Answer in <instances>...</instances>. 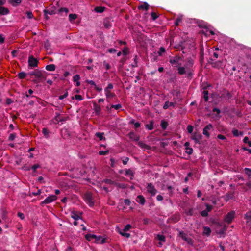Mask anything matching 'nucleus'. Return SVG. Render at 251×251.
<instances>
[{
	"label": "nucleus",
	"mask_w": 251,
	"mask_h": 251,
	"mask_svg": "<svg viewBox=\"0 0 251 251\" xmlns=\"http://www.w3.org/2000/svg\"><path fill=\"white\" fill-rule=\"evenodd\" d=\"M44 15L45 16H46L47 14H49V15H52L54 13V11L53 10H47V9H45L44 10Z\"/></svg>",
	"instance_id": "nucleus-48"
},
{
	"label": "nucleus",
	"mask_w": 251,
	"mask_h": 251,
	"mask_svg": "<svg viewBox=\"0 0 251 251\" xmlns=\"http://www.w3.org/2000/svg\"><path fill=\"white\" fill-rule=\"evenodd\" d=\"M38 60L34 58L33 55H30L28 57V67L32 68L38 66Z\"/></svg>",
	"instance_id": "nucleus-4"
},
{
	"label": "nucleus",
	"mask_w": 251,
	"mask_h": 251,
	"mask_svg": "<svg viewBox=\"0 0 251 251\" xmlns=\"http://www.w3.org/2000/svg\"><path fill=\"white\" fill-rule=\"evenodd\" d=\"M157 238L158 240L161 242L165 241V237L163 235L158 234L157 235Z\"/></svg>",
	"instance_id": "nucleus-44"
},
{
	"label": "nucleus",
	"mask_w": 251,
	"mask_h": 251,
	"mask_svg": "<svg viewBox=\"0 0 251 251\" xmlns=\"http://www.w3.org/2000/svg\"><path fill=\"white\" fill-rule=\"evenodd\" d=\"M40 167V166L39 164H34V165H33L32 166L31 169L32 170L33 172L35 173L36 171V169Z\"/></svg>",
	"instance_id": "nucleus-52"
},
{
	"label": "nucleus",
	"mask_w": 251,
	"mask_h": 251,
	"mask_svg": "<svg viewBox=\"0 0 251 251\" xmlns=\"http://www.w3.org/2000/svg\"><path fill=\"white\" fill-rule=\"evenodd\" d=\"M77 18V15L75 14H70L69 15V19L71 22L74 21Z\"/></svg>",
	"instance_id": "nucleus-36"
},
{
	"label": "nucleus",
	"mask_w": 251,
	"mask_h": 251,
	"mask_svg": "<svg viewBox=\"0 0 251 251\" xmlns=\"http://www.w3.org/2000/svg\"><path fill=\"white\" fill-rule=\"evenodd\" d=\"M181 59V57L179 56H176L170 58L169 62L172 65L177 64L179 66L181 65V63H179V61Z\"/></svg>",
	"instance_id": "nucleus-7"
},
{
	"label": "nucleus",
	"mask_w": 251,
	"mask_h": 251,
	"mask_svg": "<svg viewBox=\"0 0 251 251\" xmlns=\"http://www.w3.org/2000/svg\"><path fill=\"white\" fill-rule=\"evenodd\" d=\"M235 212L231 211L228 212L224 217V222L228 224H230L235 218Z\"/></svg>",
	"instance_id": "nucleus-3"
},
{
	"label": "nucleus",
	"mask_w": 251,
	"mask_h": 251,
	"mask_svg": "<svg viewBox=\"0 0 251 251\" xmlns=\"http://www.w3.org/2000/svg\"><path fill=\"white\" fill-rule=\"evenodd\" d=\"M225 66L224 64L223 63V60H219L217 61H215L214 63H213V67L216 69H221L223 68Z\"/></svg>",
	"instance_id": "nucleus-11"
},
{
	"label": "nucleus",
	"mask_w": 251,
	"mask_h": 251,
	"mask_svg": "<svg viewBox=\"0 0 251 251\" xmlns=\"http://www.w3.org/2000/svg\"><path fill=\"white\" fill-rule=\"evenodd\" d=\"M94 109L97 115H99L101 111L100 106L96 102H93Z\"/></svg>",
	"instance_id": "nucleus-18"
},
{
	"label": "nucleus",
	"mask_w": 251,
	"mask_h": 251,
	"mask_svg": "<svg viewBox=\"0 0 251 251\" xmlns=\"http://www.w3.org/2000/svg\"><path fill=\"white\" fill-rule=\"evenodd\" d=\"M202 136L199 133L195 132L191 137L192 140H194L195 143H200V141L202 139Z\"/></svg>",
	"instance_id": "nucleus-9"
},
{
	"label": "nucleus",
	"mask_w": 251,
	"mask_h": 251,
	"mask_svg": "<svg viewBox=\"0 0 251 251\" xmlns=\"http://www.w3.org/2000/svg\"><path fill=\"white\" fill-rule=\"evenodd\" d=\"M181 21H182V17L181 16L177 17L176 19L175 22V25L178 26L179 25L180 22H181Z\"/></svg>",
	"instance_id": "nucleus-42"
},
{
	"label": "nucleus",
	"mask_w": 251,
	"mask_h": 251,
	"mask_svg": "<svg viewBox=\"0 0 251 251\" xmlns=\"http://www.w3.org/2000/svg\"><path fill=\"white\" fill-rule=\"evenodd\" d=\"M147 189L148 192L151 194L152 196H155L157 192V190L151 183H148Z\"/></svg>",
	"instance_id": "nucleus-6"
},
{
	"label": "nucleus",
	"mask_w": 251,
	"mask_h": 251,
	"mask_svg": "<svg viewBox=\"0 0 251 251\" xmlns=\"http://www.w3.org/2000/svg\"><path fill=\"white\" fill-rule=\"evenodd\" d=\"M105 8L101 6H97L95 8V11L98 13H102L104 11Z\"/></svg>",
	"instance_id": "nucleus-35"
},
{
	"label": "nucleus",
	"mask_w": 251,
	"mask_h": 251,
	"mask_svg": "<svg viewBox=\"0 0 251 251\" xmlns=\"http://www.w3.org/2000/svg\"><path fill=\"white\" fill-rule=\"evenodd\" d=\"M26 74L24 72H20L18 74V76L19 77V79H24L25 76H26Z\"/></svg>",
	"instance_id": "nucleus-37"
},
{
	"label": "nucleus",
	"mask_w": 251,
	"mask_h": 251,
	"mask_svg": "<svg viewBox=\"0 0 251 251\" xmlns=\"http://www.w3.org/2000/svg\"><path fill=\"white\" fill-rule=\"evenodd\" d=\"M9 3L14 7H16L19 5L22 1L21 0H9Z\"/></svg>",
	"instance_id": "nucleus-23"
},
{
	"label": "nucleus",
	"mask_w": 251,
	"mask_h": 251,
	"mask_svg": "<svg viewBox=\"0 0 251 251\" xmlns=\"http://www.w3.org/2000/svg\"><path fill=\"white\" fill-rule=\"evenodd\" d=\"M16 134L15 133H12L11 134L8 138L9 141H13L15 137H16Z\"/></svg>",
	"instance_id": "nucleus-56"
},
{
	"label": "nucleus",
	"mask_w": 251,
	"mask_h": 251,
	"mask_svg": "<svg viewBox=\"0 0 251 251\" xmlns=\"http://www.w3.org/2000/svg\"><path fill=\"white\" fill-rule=\"evenodd\" d=\"M25 13L28 19H32L33 18V15L31 11H26Z\"/></svg>",
	"instance_id": "nucleus-57"
},
{
	"label": "nucleus",
	"mask_w": 251,
	"mask_h": 251,
	"mask_svg": "<svg viewBox=\"0 0 251 251\" xmlns=\"http://www.w3.org/2000/svg\"><path fill=\"white\" fill-rule=\"evenodd\" d=\"M168 126V123L165 120H162L161 122V126L163 130H165Z\"/></svg>",
	"instance_id": "nucleus-32"
},
{
	"label": "nucleus",
	"mask_w": 251,
	"mask_h": 251,
	"mask_svg": "<svg viewBox=\"0 0 251 251\" xmlns=\"http://www.w3.org/2000/svg\"><path fill=\"white\" fill-rule=\"evenodd\" d=\"M186 150V152L188 155H191L193 153V150L192 148H187L185 149Z\"/></svg>",
	"instance_id": "nucleus-51"
},
{
	"label": "nucleus",
	"mask_w": 251,
	"mask_h": 251,
	"mask_svg": "<svg viewBox=\"0 0 251 251\" xmlns=\"http://www.w3.org/2000/svg\"><path fill=\"white\" fill-rule=\"evenodd\" d=\"M105 92L107 99L112 98L115 96V94L114 93L111 92L110 91H105Z\"/></svg>",
	"instance_id": "nucleus-29"
},
{
	"label": "nucleus",
	"mask_w": 251,
	"mask_h": 251,
	"mask_svg": "<svg viewBox=\"0 0 251 251\" xmlns=\"http://www.w3.org/2000/svg\"><path fill=\"white\" fill-rule=\"evenodd\" d=\"M10 11L9 9L5 7H0V15H6L9 13Z\"/></svg>",
	"instance_id": "nucleus-16"
},
{
	"label": "nucleus",
	"mask_w": 251,
	"mask_h": 251,
	"mask_svg": "<svg viewBox=\"0 0 251 251\" xmlns=\"http://www.w3.org/2000/svg\"><path fill=\"white\" fill-rule=\"evenodd\" d=\"M138 9L147 10L149 8V5L147 2H144L142 4L138 6Z\"/></svg>",
	"instance_id": "nucleus-20"
},
{
	"label": "nucleus",
	"mask_w": 251,
	"mask_h": 251,
	"mask_svg": "<svg viewBox=\"0 0 251 251\" xmlns=\"http://www.w3.org/2000/svg\"><path fill=\"white\" fill-rule=\"evenodd\" d=\"M153 125H154L153 121H151L150 122L149 124L145 125V126H146V128H147L148 129H149L150 130H151L153 129V127H154Z\"/></svg>",
	"instance_id": "nucleus-28"
},
{
	"label": "nucleus",
	"mask_w": 251,
	"mask_h": 251,
	"mask_svg": "<svg viewBox=\"0 0 251 251\" xmlns=\"http://www.w3.org/2000/svg\"><path fill=\"white\" fill-rule=\"evenodd\" d=\"M179 236L182 238L183 240L184 241H186L188 242H189V241H191V239L188 238L187 236V235L184 233L183 231L179 232Z\"/></svg>",
	"instance_id": "nucleus-21"
},
{
	"label": "nucleus",
	"mask_w": 251,
	"mask_h": 251,
	"mask_svg": "<svg viewBox=\"0 0 251 251\" xmlns=\"http://www.w3.org/2000/svg\"><path fill=\"white\" fill-rule=\"evenodd\" d=\"M213 128V126L211 124H209L206 125L204 128L203 129V134L207 138H209L210 134L208 132V131L211 129Z\"/></svg>",
	"instance_id": "nucleus-8"
},
{
	"label": "nucleus",
	"mask_w": 251,
	"mask_h": 251,
	"mask_svg": "<svg viewBox=\"0 0 251 251\" xmlns=\"http://www.w3.org/2000/svg\"><path fill=\"white\" fill-rule=\"evenodd\" d=\"M104 133L101 132H96L95 134V136L99 138L100 140H105V138L103 136Z\"/></svg>",
	"instance_id": "nucleus-30"
},
{
	"label": "nucleus",
	"mask_w": 251,
	"mask_h": 251,
	"mask_svg": "<svg viewBox=\"0 0 251 251\" xmlns=\"http://www.w3.org/2000/svg\"><path fill=\"white\" fill-rule=\"evenodd\" d=\"M109 153V151H100L99 152V154L100 155H107Z\"/></svg>",
	"instance_id": "nucleus-54"
},
{
	"label": "nucleus",
	"mask_w": 251,
	"mask_h": 251,
	"mask_svg": "<svg viewBox=\"0 0 251 251\" xmlns=\"http://www.w3.org/2000/svg\"><path fill=\"white\" fill-rule=\"evenodd\" d=\"M151 16L153 20H156L158 17V16L155 12H152L151 13Z\"/></svg>",
	"instance_id": "nucleus-63"
},
{
	"label": "nucleus",
	"mask_w": 251,
	"mask_h": 251,
	"mask_svg": "<svg viewBox=\"0 0 251 251\" xmlns=\"http://www.w3.org/2000/svg\"><path fill=\"white\" fill-rule=\"evenodd\" d=\"M125 232L126 231H124V230L123 231H120L119 232V233L122 236L126 237L127 238L130 237V236H131L130 234L129 233H126Z\"/></svg>",
	"instance_id": "nucleus-40"
},
{
	"label": "nucleus",
	"mask_w": 251,
	"mask_h": 251,
	"mask_svg": "<svg viewBox=\"0 0 251 251\" xmlns=\"http://www.w3.org/2000/svg\"><path fill=\"white\" fill-rule=\"evenodd\" d=\"M49 131L47 128H43L42 129V133L46 137V138L49 137Z\"/></svg>",
	"instance_id": "nucleus-39"
},
{
	"label": "nucleus",
	"mask_w": 251,
	"mask_h": 251,
	"mask_svg": "<svg viewBox=\"0 0 251 251\" xmlns=\"http://www.w3.org/2000/svg\"><path fill=\"white\" fill-rule=\"evenodd\" d=\"M75 98L78 100H79V101H81V100H83V97H82L81 95H75Z\"/></svg>",
	"instance_id": "nucleus-62"
},
{
	"label": "nucleus",
	"mask_w": 251,
	"mask_h": 251,
	"mask_svg": "<svg viewBox=\"0 0 251 251\" xmlns=\"http://www.w3.org/2000/svg\"><path fill=\"white\" fill-rule=\"evenodd\" d=\"M178 73L179 74H180L181 75H184V74H185L186 71H185V68L184 67L179 66L178 68Z\"/></svg>",
	"instance_id": "nucleus-34"
},
{
	"label": "nucleus",
	"mask_w": 251,
	"mask_h": 251,
	"mask_svg": "<svg viewBox=\"0 0 251 251\" xmlns=\"http://www.w3.org/2000/svg\"><path fill=\"white\" fill-rule=\"evenodd\" d=\"M104 182L108 184L113 185L115 184L114 181H112L111 179H106L104 180Z\"/></svg>",
	"instance_id": "nucleus-55"
},
{
	"label": "nucleus",
	"mask_w": 251,
	"mask_h": 251,
	"mask_svg": "<svg viewBox=\"0 0 251 251\" xmlns=\"http://www.w3.org/2000/svg\"><path fill=\"white\" fill-rule=\"evenodd\" d=\"M185 213L189 216L194 215V209L193 208H190L188 211L185 212Z\"/></svg>",
	"instance_id": "nucleus-45"
},
{
	"label": "nucleus",
	"mask_w": 251,
	"mask_h": 251,
	"mask_svg": "<svg viewBox=\"0 0 251 251\" xmlns=\"http://www.w3.org/2000/svg\"><path fill=\"white\" fill-rule=\"evenodd\" d=\"M95 242L97 243L103 244L106 242V238H103L101 236H97L96 238H95Z\"/></svg>",
	"instance_id": "nucleus-17"
},
{
	"label": "nucleus",
	"mask_w": 251,
	"mask_h": 251,
	"mask_svg": "<svg viewBox=\"0 0 251 251\" xmlns=\"http://www.w3.org/2000/svg\"><path fill=\"white\" fill-rule=\"evenodd\" d=\"M175 106V103L174 102H169V101H166L164 103V105L163 106V108L164 109H167L170 106Z\"/></svg>",
	"instance_id": "nucleus-25"
},
{
	"label": "nucleus",
	"mask_w": 251,
	"mask_h": 251,
	"mask_svg": "<svg viewBox=\"0 0 251 251\" xmlns=\"http://www.w3.org/2000/svg\"><path fill=\"white\" fill-rule=\"evenodd\" d=\"M68 95V92L66 91V92L63 95H60L59 96V100H63V99L66 98Z\"/></svg>",
	"instance_id": "nucleus-59"
},
{
	"label": "nucleus",
	"mask_w": 251,
	"mask_h": 251,
	"mask_svg": "<svg viewBox=\"0 0 251 251\" xmlns=\"http://www.w3.org/2000/svg\"><path fill=\"white\" fill-rule=\"evenodd\" d=\"M125 175L126 176H130V179H133V177L134 176V173L130 169H126Z\"/></svg>",
	"instance_id": "nucleus-26"
},
{
	"label": "nucleus",
	"mask_w": 251,
	"mask_h": 251,
	"mask_svg": "<svg viewBox=\"0 0 251 251\" xmlns=\"http://www.w3.org/2000/svg\"><path fill=\"white\" fill-rule=\"evenodd\" d=\"M201 214L202 217H207L208 215L207 211H206L205 210L202 211L201 212Z\"/></svg>",
	"instance_id": "nucleus-64"
},
{
	"label": "nucleus",
	"mask_w": 251,
	"mask_h": 251,
	"mask_svg": "<svg viewBox=\"0 0 251 251\" xmlns=\"http://www.w3.org/2000/svg\"><path fill=\"white\" fill-rule=\"evenodd\" d=\"M131 228V226L130 224H127L124 227V231H127Z\"/></svg>",
	"instance_id": "nucleus-60"
},
{
	"label": "nucleus",
	"mask_w": 251,
	"mask_h": 251,
	"mask_svg": "<svg viewBox=\"0 0 251 251\" xmlns=\"http://www.w3.org/2000/svg\"><path fill=\"white\" fill-rule=\"evenodd\" d=\"M85 237L87 240L90 241L93 239H95L96 238V235L95 234H87L85 235Z\"/></svg>",
	"instance_id": "nucleus-27"
},
{
	"label": "nucleus",
	"mask_w": 251,
	"mask_h": 251,
	"mask_svg": "<svg viewBox=\"0 0 251 251\" xmlns=\"http://www.w3.org/2000/svg\"><path fill=\"white\" fill-rule=\"evenodd\" d=\"M111 108H113L116 110H119L121 108H122V105L121 104H118L116 105H111Z\"/></svg>",
	"instance_id": "nucleus-50"
},
{
	"label": "nucleus",
	"mask_w": 251,
	"mask_h": 251,
	"mask_svg": "<svg viewBox=\"0 0 251 251\" xmlns=\"http://www.w3.org/2000/svg\"><path fill=\"white\" fill-rule=\"evenodd\" d=\"M80 79V77L79 75H75L73 77V80L74 82L78 81Z\"/></svg>",
	"instance_id": "nucleus-61"
},
{
	"label": "nucleus",
	"mask_w": 251,
	"mask_h": 251,
	"mask_svg": "<svg viewBox=\"0 0 251 251\" xmlns=\"http://www.w3.org/2000/svg\"><path fill=\"white\" fill-rule=\"evenodd\" d=\"M113 88V85L112 83H109L107 86L104 88V91H110Z\"/></svg>",
	"instance_id": "nucleus-47"
},
{
	"label": "nucleus",
	"mask_w": 251,
	"mask_h": 251,
	"mask_svg": "<svg viewBox=\"0 0 251 251\" xmlns=\"http://www.w3.org/2000/svg\"><path fill=\"white\" fill-rule=\"evenodd\" d=\"M206 209L205 210L207 212L211 211V210L212 209V206L211 205H209V204L206 203L205 204Z\"/></svg>",
	"instance_id": "nucleus-58"
},
{
	"label": "nucleus",
	"mask_w": 251,
	"mask_h": 251,
	"mask_svg": "<svg viewBox=\"0 0 251 251\" xmlns=\"http://www.w3.org/2000/svg\"><path fill=\"white\" fill-rule=\"evenodd\" d=\"M128 137L129 138L133 141H138L140 139V136L136 135L134 132H130L128 134Z\"/></svg>",
	"instance_id": "nucleus-13"
},
{
	"label": "nucleus",
	"mask_w": 251,
	"mask_h": 251,
	"mask_svg": "<svg viewBox=\"0 0 251 251\" xmlns=\"http://www.w3.org/2000/svg\"><path fill=\"white\" fill-rule=\"evenodd\" d=\"M232 97V96L229 92L225 90L220 98L225 100H229L231 99Z\"/></svg>",
	"instance_id": "nucleus-10"
},
{
	"label": "nucleus",
	"mask_w": 251,
	"mask_h": 251,
	"mask_svg": "<svg viewBox=\"0 0 251 251\" xmlns=\"http://www.w3.org/2000/svg\"><path fill=\"white\" fill-rule=\"evenodd\" d=\"M244 218L248 220L247 222L251 220V210L248 211L244 215Z\"/></svg>",
	"instance_id": "nucleus-33"
},
{
	"label": "nucleus",
	"mask_w": 251,
	"mask_h": 251,
	"mask_svg": "<svg viewBox=\"0 0 251 251\" xmlns=\"http://www.w3.org/2000/svg\"><path fill=\"white\" fill-rule=\"evenodd\" d=\"M71 217L75 221L80 219V216L77 214V213L76 211L71 212Z\"/></svg>",
	"instance_id": "nucleus-22"
},
{
	"label": "nucleus",
	"mask_w": 251,
	"mask_h": 251,
	"mask_svg": "<svg viewBox=\"0 0 251 251\" xmlns=\"http://www.w3.org/2000/svg\"><path fill=\"white\" fill-rule=\"evenodd\" d=\"M45 73V72H43L39 69H35L29 72L27 75L30 76L31 78H33L32 81L33 83H38L46 79V77L44 74Z\"/></svg>",
	"instance_id": "nucleus-1"
},
{
	"label": "nucleus",
	"mask_w": 251,
	"mask_h": 251,
	"mask_svg": "<svg viewBox=\"0 0 251 251\" xmlns=\"http://www.w3.org/2000/svg\"><path fill=\"white\" fill-rule=\"evenodd\" d=\"M245 174L248 176L249 179H251V169L245 168L244 169Z\"/></svg>",
	"instance_id": "nucleus-31"
},
{
	"label": "nucleus",
	"mask_w": 251,
	"mask_h": 251,
	"mask_svg": "<svg viewBox=\"0 0 251 251\" xmlns=\"http://www.w3.org/2000/svg\"><path fill=\"white\" fill-rule=\"evenodd\" d=\"M104 26L106 28L109 29L111 27L112 25L109 21H105L104 22Z\"/></svg>",
	"instance_id": "nucleus-41"
},
{
	"label": "nucleus",
	"mask_w": 251,
	"mask_h": 251,
	"mask_svg": "<svg viewBox=\"0 0 251 251\" xmlns=\"http://www.w3.org/2000/svg\"><path fill=\"white\" fill-rule=\"evenodd\" d=\"M45 68L47 71H54L56 69V66L54 64H51L47 65Z\"/></svg>",
	"instance_id": "nucleus-24"
},
{
	"label": "nucleus",
	"mask_w": 251,
	"mask_h": 251,
	"mask_svg": "<svg viewBox=\"0 0 251 251\" xmlns=\"http://www.w3.org/2000/svg\"><path fill=\"white\" fill-rule=\"evenodd\" d=\"M136 201L140 204L143 205L146 202L145 198L141 195H138L136 198Z\"/></svg>",
	"instance_id": "nucleus-15"
},
{
	"label": "nucleus",
	"mask_w": 251,
	"mask_h": 251,
	"mask_svg": "<svg viewBox=\"0 0 251 251\" xmlns=\"http://www.w3.org/2000/svg\"><path fill=\"white\" fill-rule=\"evenodd\" d=\"M234 197V193L232 192H228L226 195H225L223 198L224 199L227 201L231 199H233Z\"/></svg>",
	"instance_id": "nucleus-12"
},
{
	"label": "nucleus",
	"mask_w": 251,
	"mask_h": 251,
	"mask_svg": "<svg viewBox=\"0 0 251 251\" xmlns=\"http://www.w3.org/2000/svg\"><path fill=\"white\" fill-rule=\"evenodd\" d=\"M194 127L191 125H188L187 127V131L189 133H192L193 132Z\"/></svg>",
	"instance_id": "nucleus-53"
},
{
	"label": "nucleus",
	"mask_w": 251,
	"mask_h": 251,
	"mask_svg": "<svg viewBox=\"0 0 251 251\" xmlns=\"http://www.w3.org/2000/svg\"><path fill=\"white\" fill-rule=\"evenodd\" d=\"M54 119L57 122V123H58L59 122L66 121L68 119V117H61L59 113H56V116Z\"/></svg>",
	"instance_id": "nucleus-14"
},
{
	"label": "nucleus",
	"mask_w": 251,
	"mask_h": 251,
	"mask_svg": "<svg viewBox=\"0 0 251 251\" xmlns=\"http://www.w3.org/2000/svg\"><path fill=\"white\" fill-rule=\"evenodd\" d=\"M165 49L163 47H161L158 51V54L159 56H162L163 53L165 52Z\"/></svg>",
	"instance_id": "nucleus-43"
},
{
	"label": "nucleus",
	"mask_w": 251,
	"mask_h": 251,
	"mask_svg": "<svg viewBox=\"0 0 251 251\" xmlns=\"http://www.w3.org/2000/svg\"><path fill=\"white\" fill-rule=\"evenodd\" d=\"M232 133L234 137H238L239 136V131L236 129H233Z\"/></svg>",
	"instance_id": "nucleus-49"
},
{
	"label": "nucleus",
	"mask_w": 251,
	"mask_h": 251,
	"mask_svg": "<svg viewBox=\"0 0 251 251\" xmlns=\"http://www.w3.org/2000/svg\"><path fill=\"white\" fill-rule=\"evenodd\" d=\"M211 232V230L210 228L204 227L203 233L207 236H209Z\"/></svg>",
	"instance_id": "nucleus-38"
},
{
	"label": "nucleus",
	"mask_w": 251,
	"mask_h": 251,
	"mask_svg": "<svg viewBox=\"0 0 251 251\" xmlns=\"http://www.w3.org/2000/svg\"><path fill=\"white\" fill-rule=\"evenodd\" d=\"M207 87H204L203 88V98H204V101L205 102H207L208 101V100H209V97H208V91L207 90H206Z\"/></svg>",
	"instance_id": "nucleus-19"
},
{
	"label": "nucleus",
	"mask_w": 251,
	"mask_h": 251,
	"mask_svg": "<svg viewBox=\"0 0 251 251\" xmlns=\"http://www.w3.org/2000/svg\"><path fill=\"white\" fill-rule=\"evenodd\" d=\"M57 197L55 195H51L46 198L43 201L40 203V205L43 206L45 204L50 203L55 201Z\"/></svg>",
	"instance_id": "nucleus-5"
},
{
	"label": "nucleus",
	"mask_w": 251,
	"mask_h": 251,
	"mask_svg": "<svg viewBox=\"0 0 251 251\" xmlns=\"http://www.w3.org/2000/svg\"><path fill=\"white\" fill-rule=\"evenodd\" d=\"M84 200L85 202L91 207H92L94 205V200L92 197V195L90 192H87L84 194Z\"/></svg>",
	"instance_id": "nucleus-2"
},
{
	"label": "nucleus",
	"mask_w": 251,
	"mask_h": 251,
	"mask_svg": "<svg viewBox=\"0 0 251 251\" xmlns=\"http://www.w3.org/2000/svg\"><path fill=\"white\" fill-rule=\"evenodd\" d=\"M138 145L139 147H140L141 148H146L147 149H149V147L146 144L143 143L142 142H139L138 143Z\"/></svg>",
	"instance_id": "nucleus-46"
}]
</instances>
